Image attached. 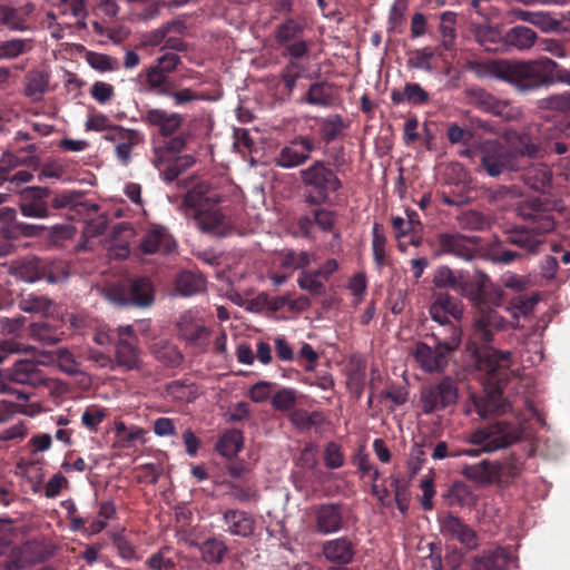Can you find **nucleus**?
Wrapping results in <instances>:
<instances>
[{"instance_id": "412c9836", "label": "nucleus", "mask_w": 570, "mask_h": 570, "mask_svg": "<svg viewBox=\"0 0 570 570\" xmlns=\"http://www.w3.org/2000/svg\"><path fill=\"white\" fill-rule=\"evenodd\" d=\"M357 543L347 535L327 540L322 546V552L326 560L340 566L351 564L356 556Z\"/></svg>"}, {"instance_id": "1a4fd4ad", "label": "nucleus", "mask_w": 570, "mask_h": 570, "mask_svg": "<svg viewBox=\"0 0 570 570\" xmlns=\"http://www.w3.org/2000/svg\"><path fill=\"white\" fill-rule=\"evenodd\" d=\"M305 28L306 21L302 17L287 18L276 27L275 40L283 56L301 59L308 53L309 45L302 38Z\"/></svg>"}, {"instance_id": "2eb2a0df", "label": "nucleus", "mask_w": 570, "mask_h": 570, "mask_svg": "<svg viewBox=\"0 0 570 570\" xmlns=\"http://www.w3.org/2000/svg\"><path fill=\"white\" fill-rule=\"evenodd\" d=\"M478 238L461 233H440L436 236L440 254L453 255L464 261L475 257Z\"/></svg>"}, {"instance_id": "423d86ee", "label": "nucleus", "mask_w": 570, "mask_h": 570, "mask_svg": "<svg viewBox=\"0 0 570 570\" xmlns=\"http://www.w3.org/2000/svg\"><path fill=\"white\" fill-rule=\"evenodd\" d=\"M523 430L515 423L497 421L473 431L469 442L479 449H468L451 453V456L469 455L478 456L480 453H491L508 448L521 440Z\"/></svg>"}, {"instance_id": "37998d69", "label": "nucleus", "mask_w": 570, "mask_h": 570, "mask_svg": "<svg viewBox=\"0 0 570 570\" xmlns=\"http://www.w3.org/2000/svg\"><path fill=\"white\" fill-rule=\"evenodd\" d=\"M347 127V124L344 121L343 117L338 114L327 116L322 119L320 126V135L321 138L330 144L335 140L343 130Z\"/></svg>"}, {"instance_id": "4468645a", "label": "nucleus", "mask_w": 570, "mask_h": 570, "mask_svg": "<svg viewBox=\"0 0 570 570\" xmlns=\"http://www.w3.org/2000/svg\"><path fill=\"white\" fill-rule=\"evenodd\" d=\"M104 139L115 145L116 158L121 165L127 166L131 161V154L135 147L145 142V135L134 128L117 126L112 128Z\"/></svg>"}, {"instance_id": "680f3d73", "label": "nucleus", "mask_w": 570, "mask_h": 570, "mask_svg": "<svg viewBox=\"0 0 570 570\" xmlns=\"http://www.w3.org/2000/svg\"><path fill=\"white\" fill-rule=\"evenodd\" d=\"M460 224L470 230H483L489 226L487 217L476 210H468L461 214Z\"/></svg>"}, {"instance_id": "6e6d98bb", "label": "nucleus", "mask_w": 570, "mask_h": 570, "mask_svg": "<svg viewBox=\"0 0 570 570\" xmlns=\"http://www.w3.org/2000/svg\"><path fill=\"white\" fill-rule=\"evenodd\" d=\"M448 500L451 505H470L475 501L470 487L463 482H455L449 490Z\"/></svg>"}, {"instance_id": "0eeeda50", "label": "nucleus", "mask_w": 570, "mask_h": 570, "mask_svg": "<svg viewBox=\"0 0 570 570\" xmlns=\"http://www.w3.org/2000/svg\"><path fill=\"white\" fill-rule=\"evenodd\" d=\"M108 296L119 305L148 307L154 303L155 291L149 277H128L111 286Z\"/></svg>"}, {"instance_id": "ddd939ff", "label": "nucleus", "mask_w": 570, "mask_h": 570, "mask_svg": "<svg viewBox=\"0 0 570 570\" xmlns=\"http://www.w3.org/2000/svg\"><path fill=\"white\" fill-rule=\"evenodd\" d=\"M313 520L315 531L320 534L340 532L346 524L344 507L335 502L318 504L313 509Z\"/></svg>"}, {"instance_id": "e433bc0d", "label": "nucleus", "mask_w": 570, "mask_h": 570, "mask_svg": "<svg viewBox=\"0 0 570 570\" xmlns=\"http://www.w3.org/2000/svg\"><path fill=\"white\" fill-rule=\"evenodd\" d=\"M244 436L242 431L236 429L226 430L216 443L217 452L227 459L235 458L243 449Z\"/></svg>"}, {"instance_id": "9b49d317", "label": "nucleus", "mask_w": 570, "mask_h": 570, "mask_svg": "<svg viewBox=\"0 0 570 570\" xmlns=\"http://www.w3.org/2000/svg\"><path fill=\"white\" fill-rule=\"evenodd\" d=\"M553 209L552 202L531 197L521 200L517 207V214L524 220L532 222V226L538 233H549L553 230L556 223L551 214Z\"/></svg>"}, {"instance_id": "9d476101", "label": "nucleus", "mask_w": 570, "mask_h": 570, "mask_svg": "<svg viewBox=\"0 0 570 570\" xmlns=\"http://www.w3.org/2000/svg\"><path fill=\"white\" fill-rule=\"evenodd\" d=\"M481 153V168L490 177H499L520 168L515 153L497 140L484 142Z\"/></svg>"}, {"instance_id": "7ed1b4c3", "label": "nucleus", "mask_w": 570, "mask_h": 570, "mask_svg": "<svg viewBox=\"0 0 570 570\" xmlns=\"http://www.w3.org/2000/svg\"><path fill=\"white\" fill-rule=\"evenodd\" d=\"M140 121L159 137L167 139L160 145L153 147L151 163L160 168L167 160V154H179L186 146L190 137L189 132H180L184 125V116L176 111H170L161 107L145 106L139 110Z\"/></svg>"}, {"instance_id": "de8ad7c7", "label": "nucleus", "mask_w": 570, "mask_h": 570, "mask_svg": "<svg viewBox=\"0 0 570 570\" xmlns=\"http://www.w3.org/2000/svg\"><path fill=\"white\" fill-rule=\"evenodd\" d=\"M365 364L358 362L346 373V386L356 400H360L365 386Z\"/></svg>"}, {"instance_id": "c85d7f7f", "label": "nucleus", "mask_w": 570, "mask_h": 570, "mask_svg": "<svg viewBox=\"0 0 570 570\" xmlns=\"http://www.w3.org/2000/svg\"><path fill=\"white\" fill-rule=\"evenodd\" d=\"M429 100V92L416 82H406L403 90L393 89L391 91V101L393 105L407 102L413 106H423L426 105Z\"/></svg>"}, {"instance_id": "473e14b6", "label": "nucleus", "mask_w": 570, "mask_h": 570, "mask_svg": "<svg viewBox=\"0 0 570 570\" xmlns=\"http://www.w3.org/2000/svg\"><path fill=\"white\" fill-rule=\"evenodd\" d=\"M334 99L333 86L327 81H316L309 86L301 101L312 106L331 107Z\"/></svg>"}, {"instance_id": "4d7b16f0", "label": "nucleus", "mask_w": 570, "mask_h": 570, "mask_svg": "<svg viewBox=\"0 0 570 570\" xmlns=\"http://www.w3.org/2000/svg\"><path fill=\"white\" fill-rule=\"evenodd\" d=\"M297 403V392L294 389L283 387L278 390L271 400L276 411H292Z\"/></svg>"}, {"instance_id": "338daca9", "label": "nucleus", "mask_w": 570, "mask_h": 570, "mask_svg": "<svg viewBox=\"0 0 570 570\" xmlns=\"http://www.w3.org/2000/svg\"><path fill=\"white\" fill-rule=\"evenodd\" d=\"M230 495L234 500L239 503H247L250 501H257L259 495L257 489L254 485H244L240 483H230Z\"/></svg>"}, {"instance_id": "393cba45", "label": "nucleus", "mask_w": 570, "mask_h": 570, "mask_svg": "<svg viewBox=\"0 0 570 570\" xmlns=\"http://www.w3.org/2000/svg\"><path fill=\"white\" fill-rule=\"evenodd\" d=\"M429 313L434 322H445L450 317L459 321L462 316V306L458 298L448 293H435Z\"/></svg>"}, {"instance_id": "f704fd0d", "label": "nucleus", "mask_w": 570, "mask_h": 570, "mask_svg": "<svg viewBox=\"0 0 570 570\" xmlns=\"http://www.w3.org/2000/svg\"><path fill=\"white\" fill-rule=\"evenodd\" d=\"M538 36L534 30L525 26H514L510 28L503 36L507 46L514 47L519 50L530 49L537 43Z\"/></svg>"}, {"instance_id": "5701e85b", "label": "nucleus", "mask_w": 570, "mask_h": 570, "mask_svg": "<svg viewBox=\"0 0 570 570\" xmlns=\"http://www.w3.org/2000/svg\"><path fill=\"white\" fill-rule=\"evenodd\" d=\"M533 227H515L508 230L505 243L517 246L522 250V255H535L541 250L543 240Z\"/></svg>"}, {"instance_id": "c9c22d12", "label": "nucleus", "mask_w": 570, "mask_h": 570, "mask_svg": "<svg viewBox=\"0 0 570 570\" xmlns=\"http://www.w3.org/2000/svg\"><path fill=\"white\" fill-rule=\"evenodd\" d=\"M145 76V82L148 91L156 96L167 97L175 87L168 73L151 66L146 69Z\"/></svg>"}, {"instance_id": "39448f33", "label": "nucleus", "mask_w": 570, "mask_h": 570, "mask_svg": "<svg viewBox=\"0 0 570 570\" xmlns=\"http://www.w3.org/2000/svg\"><path fill=\"white\" fill-rule=\"evenodd\" d=\"M304 203L308 206H323L331 196L338 193L343 183L336 173L323 160H315L299 170Z\"/></svg>"}, {"instance_id": "69168bd1", "label": "nucleus", "mask_w": 570, "mask_h": 570, "mask_svg": "<svg viewBox=\"0 0 570 570\" xmlns=\"http://www.w3.org/2000/svg\"><path fill=\"white\" fill-rule=\"evenodd\" d=\"M345 456L336 442H328L324 450V463L328 469L335 470L344 465Z\"/></svg>"}, {"instance_id": "a211bd4d", "label": "nucleus", "mask_w": 570, "mask_h": 570, "mask_svg": "<svg viewBox=\"0 0 570 570\" xmlns=\"http://www.w3.org/2000/svg\"><path fill=\"white\" fill-rule=\"evenodd\" d=\"M6 377L13 383L37 387L46 382L45 373L32 360L20 358L6 371Z\"/></svg>"}, {"instance_id": "6ab92c4d", "label": "nucleus", "mask_w": 570, "mask_h": 570, "mask_svg": "<svg viewBox=\"0 0 570 570\" xmlns=\"http://www.w3.org/2000/svg\"><path fill=\"white\" fill-rule=\"evenodd\" d=\"M440 529L443 535L458 540L465 548L472 550L479 546L476 532L459 517L448 513L440 519Z\"/></svg>"}, {"instance_id": "6e6552de", "label": "nucleus", "mask_w": 570, "mask_h": 570, "mask_svg": "<svg viewBox=\"0 0 570 570\" xmlns=\"http://www.w3.org/2000/svg\"><path fill=\"white\" fill-rule=\"evenodd\" d=\"M458 399V384L450 376H445L439 382L423 385L420 391L421 409L426 415L454 405Z\"/></svg>"}, {"instance_id": "864d4df0", "label": "nucleus", "mask_w": 570, "mask_h": 570, "mask_svg": "<svg viewBox=\"0 0 570 570\" xmlns=\"http://www.w3.org/2000/svg\"><path fill=\"white\" fill-rule=\"evenodd\" d=\"M512 153H515L517 160L520 156L535 157L539 153V147L534 144L531 137L527 134H514V140L509 147Z\"/></svg>"}, {"instance_id": "aec40b11", "label": "nucleus", "mask_w": 570, "mask_h": 570, "mask_svg": "<svg viewBox=\"0 0 570 570\" xmlns=\"http://www.w3.org/2000/svg\"><path fill=\"white\" fill-rule=\"evenodd\" d=\"M450 354L449 351H443V348L435 343L432 347L424 342H419L414 350L415 360L421 368L428 373L444 371L448 366Z\"/></svg>"}, {"instance_id": "2f4dec72", "label": "nucleus", "mask_w": 570, "mask_h": 570, "mask_svg": "<svg viewBox=\"0 0 570 570\" xmlns=\"http://www.w3.org/2000/svg\"><path fill=\"white\" fill-rule=\"evenodd\" d=\"M116 366L122 367L126 371H131L139 367L140 352L137 343L131 341H117L115 351Z\"/></svg>"}, {"instance_id": "13d9d810", "label": "nucleus", "mask_w": 570, "mask_h": 570, "mask_svg": "<svg viewBox=\"0 0 570 570\" xmlns=\"http://www.w3.org/2000/svg\"><path fill=\"white\" fill-rule=\"evenodd\" d=\"M315 271H303L297 278V284L303 291L320 296L325 293V285Z\"/></svg>"}, {"instance_id": "58836bf2", "label": "nucleus", "mask_w": 570, "mask_h": 570, "mask_svg": "<svg viewBox=\"0 0 570 570\" xmlns=\"http://www.w3.org/2000/svg\"><path fill=\"white\" fill-rule=\"evenodd\" d=\"M55 303L45 295L35 293L27 294L19 301V308L26 313L49 315L52 313Z\"/></svg>"}, {"instance_id": "20e7f679", "label": "nucleus", "mask_w": 570, "mask_h": 570, "mask_svg": "<svg viewBox=\"0 0 570 570\" xmlns=\"http://www.w3.org/2000/svg\"><path fill=\"white\" fill-rule=\"evenodd\" d=\"M222 202L223 196L217 189L198 181L185 194L183 207L186 217L191 218L200 230L219 234L226 227Z\"/></svg>"}, {"instance_id": "09e8293b", "label": "nucleus", "mask_w": 570, "mask_h": 570, "mask_svg": "<svg viewBox=\"0 0 570 570\" xmlns=\"http://www.w3.org/2000/svg\"><path fill=\"white\" fill-rule=\"evenodd\" d=\"M176 286L183 296H191L204 288L205 281L193 272H183L177 278Z\"/></svg>"}, {"instance_id": "79ce46f5", "label": "nucleus", "mask_w": 570, "mask_h": 570, "mask_svg": "<svg viewBox=\"0 0 570 570\" xmlns=\"http://www.w3.org/2000/svg\"><path fill=\"white\" fill-rule=\"evenodd\" d=\"M202 559L206 563H220L227 552V546L215 537L207 539L198 546Z\"/></svg>"}, {"instance_id": "ea45409f", "label": "nucleus", "mask_w": 570, "mask_h": 570, "mask_svg": "<svg viewBox=\"0 0 570 570\" xmlns=\"http://www.w3.org/2000/svg\"><path fill=\"white\" fill-rule=\"evenodd\" d=\"M465 275L463 273L455 274L449 266H439L433 276V284L436 288L461 291Z\"/></svg>"}, {"instance_id": "bf43d9fd", "label": "nucleus", "mask_w": 570, "mask_h": 570, "mask_svg": "<svg viewBox=\"0 0 570 570\" xmlns=\"http://www.w3.org/2000/svg\"><path fill=\"white\" fill-rule=\"evenodd\" d=\"M488 255L492 262L498 264H511L522 257L519 252L505 249L501 243H493L488 248Z\"/></svg>"}, {"instance_id": "cd10ccee", "label": "nucleus", "mask_w": 570, "mask_h": 570, "mask_svg": "<svg viewBox=\"0 0 570 570\" xmlns=\"http://www.w3.org/2000/svg\"><path fill=\"white\" fill-rule=\"evenodd\" d=\"M511 560L512 557L505 548H490L475 558V570H504Z\"/></svg>"}, {"instance_id": "7c9ffc66", "label": "nucleus", "mask_w": 570, "mask_h": 570, "mask_svg": "<svg viewBox=\"0 0 570 570\" xmlns=\"http://www.w3.org/2000/svg\"><path fill=\"white\" fill-rule=\"evenodd\" d=\"M179 335L189 342H197L208 334V330L202 318L196 317L191 312L184 313L178 323Z\"/></svg>"}, {"instance_id": "f03ea898", "label": "nucleus", "mask_w": 570, "mask_h": 570, "mask_svg": "<svg viewBox=\"0 0 570 570\" xmlns=\"http://www.w3.org/2000/svg\"><path fill=\"white\" fill-rule=\"evenodd\" d=\"M484 69L488 75L509 82L522 91L554 83L570 86V71L548 57L521 61L491 60L484 65Z\"/></svg>"}, {"instance_id": "3c124183", "label": "nucleus", "mask_w": 570, "mask_h": 570, "mask_svg": "<svg viewBox=\"0 0 570 570\" xmlns=\"http://www.w3.org/2000/svg\"><path fill=\"white\" fill-rule=\"evenodd\" d=\"M323 416L318 411L308 413L303 409L292 410L288 414L289 422L297 429L309 430L322 421Z\"/></svg>"}, {"instance_id": "0e129e2a", "label": "nucleus", "mask_w": 570, "mask_h": 570, "mask_svg": "<svg viewBox=\"0 0 570 570\" xmlns=\"http://www.w3.org/2000/svg\"><path fill=\"white\" fill-rule=\"evenodd\" d=\"M311 263L309 254L307 252L296 253L287 250L283 254L281 265L284 268L303 269Z\"/></svg>"}, {"instance_id": "c03bdc74", "label": "nucleus", "mask_w": 570, "mask_h": 570, "mask_svg": "<svg viewBox=\"0 0 570 570\" xmlns=\"http://www.w3.org/2000/svg\"><path fill=\"white\" fill-rule=\"evenodd\" d=\"M386 236L383 232V226L379 223L373 225L372 230V252H373V261L377 268H382L387 264V255H386Z\"/></svg>"}, {"instance_id": "052dcab7", "label": "nucleus", "mask_w": 570, "mask_h": 570, "mask_svg": "<svg viewBox=\"0 0 570 570\" xmlns=\"http://www.w3.org/2000/svg\"><path fill=\"white\" fill-rule=\"evenodd\" d=\"M87 62L89 66L98 71H114L118 69V61L116 58L98 52H88Z\"/></svg>"}, {"instance_id": "dca6fc26", "label": "nucleus", "mask_w": 570, "mask_h": 570, "mask_svg": "<svg viewBox=\"0 0 570 570\" xmlns=\"http://www.w3.org/2000/svg\"><path fill=\"white\" fill-rule=\"evenodd\" d=\"M51 190L47 187H30L20 195L19 209L24 217L47 218L50 215L49 197Z\"/></svg>"}, {"instance_id": "e2e57ef3", "label": "nucleus", "mask_w": 570, "mask_h": 570, "mask_svg": "<svg viewBox=\"0 0 570 570\" xmlns=\"http://www.w3.org/2000/svg\"><path fill=\"white\" fill-rule=\"evenodd\" d=\"M56 361L59 368L69 375H75L80 372L79 363L77 362L75 355L67 348H58L55 352Z\"/></svg>"}, {"instance_id": "b1692460", "label": "nucleus", "mask_w": 570, "mask_h": 570, "mask_svg": "<svg viewBox=\"0 0 570 570\" xmlns=\"http://www.w3.org/2000/svg\"><path fill=\"white\" fill-rule=\"evenodd\" d=\"M223 522L226 532L242 538L253 535L256 525L253 514L239 509H227L223 513Z\"/></svg>"}, {"instance_id": "49530a36", "label": "nucleus", "mask_w": 570, "mask_h": 570, "mask_svg": "<svg viewBox=\"0 0 570 570\" xmlns=\"http://www.w3.org/2000/svg\"><path fill=\"white\" fill-rule=\"evenodd\" d=\"M0 222L3 224L0 229L3 237L7 239H18L21 237L20 222L17 220L16 209L10 207H1Z\"/></svg>"}, {"instance_id": "f8f14e48", "label": "nucleus", "mask_w": 570, "mask_h": 570, "mask_svg": "<svg viewBox=\"0 0 570 570\" xmlns=\"http://www.w3.org/2000/svg\"><path fill=\"white\" fill-rule=\"evenodd\" d=\"M315 149L314 138L307 135H298L279 149L274 161L281 168H295L305 164Z\"/></svg>"}, {"instance_id": "5fc2aeb1", "label": "nucleus", "mask_w": 570, "mask_h": 570, "mask_svg": "<svg viewBox=\"0 0 570 570\" xmlns=\"http://www.w3.org/2000/svg\"><path fill=\"white\" fill-rule=\"evenodd\" d=\"M8 27L11 30H26V20L20 10L8 6H0V29Z\"/></svg>"}, {"instance_id": "774afa93", "label": "nucleus", "mask_w": 570, "mask_h": 570, "mask_svg": "<svg viewBox=\"0 0 570 570\" xmlns=\"http://www.w3.org/2000/svg\"><path fill=\"white\" fill-rule=\"evenodd\" d=\"M537 46L539 50L547 51L557 58H566L568 56L566 42L559 39L538 38Z\"/></svg>"}, {"instance_id": "bb28decb", "label": "nucleus", "mask_w": 570, "mask_h": 570, "mask_svg": "<svg viewBox=\"0 0 570 570\" xmlns=\"http://www.w3.org/2000/svg\"><path fill=\"white\" fill-rule=\"evenodd\" d=\"M439 326L433 328L431 338L438 344L443 351L454 352L461 343L462 331L451 320L445 322H436Z\"/></svg>"}, {"instance_id": "4be33fe9", "label": "nucleus", "mask_w": 570, "mask_h": 570, "mask_svg": "<svg viewBox=\"0 0 570 570\" xmlns=\"http://www.w3.org/2000/svg\"><path fill=\"white\" fill-rule=\"evenodd\" d=\"M17 275L24 282L33 283L45 279L48 283H56L57 276L52 272V265L38 257H31L22 261L16 267Z\"/></svg>"}, {"instance_id": "a19ab883", "label": "nucleus", "mask_w": 570, "mask_h": 570, "mask_svg": "<svg viewBox=\"0 0 570 570\" xmlns=\"http://www.w3.org/2000/svg\"><path fill=\"white\" fill-rule=\"evenodd\" d=\"M298 59L291 58L279 73V83L282 85L281 96L289 98L301 78V65Z\"/></svg>"}, {"instance_id": "f3484780", "label": "nucleus", "mask_w": 570, "mask_h": 570, "mask_svg": "<svg viewBox=\"0 0 570 570\" xmlns=\"http://www.w3.org/2000/svg\"><path fill=\"white\" fill-rule=\"evenodd\" d=\"M177 244L168 228L161 225H151L140 238L139 249L142 254L167 255L175 250Z\"/></svg>"}, {"instance_id": "f257e3e1", "label": "nucleus", "mask_w": 570, "mask_h": 570, "mask_svg": "<svg viewBox=\"0 0 570 570\" xmlns=\"http://www.w3.org/2000/svg\"><path fill=\"white\" fill-rule=\"evenodd\" d=\"M460 294L468 297L479 309L474 318L471 342L480 343L473 352L479 371L485 375V389L482 394L472 393L465 403L466 413H475L480 419L505 412L507 402L502 397L503 387L510 381L512 354L489 346L494 332L502 331L507 321L492 307L501 305L503 292L485 274L466 277Z\"/></svg>"}, {"instance_id": "72a5a7b5", "label": "nucleus", "mask_w": 570, "mask_h": 570, "mask_svg": "<svg viewBox=\"0 0 570 570\" xmlns=\"http://www.w3.org/2000/svg\"><path fill=\"white\" fill-rule=\"evenodd\" d=\"M30 334L45 345H53L62 340L65 333L60 322L42 321L31 324Z\"/></svg>"}, {"instance_id": "a18cd8bd", "label": "nucleus", "mask_w": 570, "mask_h": 570, "mask_svg": "<svg viewBox=\"0 0 570 570\" xmlns=\"http://www.w3.org/2000/svg\"><path fill=\"white\" fill-rule=\"evenodd\" d=\"M48 88V77L42 71H31L27 75L24 94L32 100H39Z\"/></svg>"}, {"instance_id": "a878e982", "label": "nucleus", "mask_w": 570, "mask_h": 570, "mask_svg": "<svg viewBox=\"0 0 570 570\" xmlns=\"http://www.w3.org/2000/svg\"><path fill=\"white\" fill-rule=\"evenodd\" d=\"M498 471V461L490 460H482L474 464H464L461 468V474L480 487L497 483Z\"/></svg>"}, {"instance_id": "603ef678", "label": "nucleus", "mask_w": 570, "mask_h": 570, "mask_svg": "<svg viewBox=\"0 0 570 570\" xmlns=\"http://www.w3.org/2000/svg\"><path fill=\"white\" fill-rule=\"evenodd\" d=\"M456 14L451 11H445L441 14L440 32L442 36V46L449 50L454 43L456 37L455 32Z\"/></svg>"}, {"instance_id": "c756f323", "label": "nucleus", "mask_w": 570, "mask_h": 570, "mask_svg": "<svg viewBox=\"0 0 570 570\" xmlns=\"http://www.w3.org/2000/svg\"><path fill=\"white\" fill-rule=\"evenodd\" d=\"M523 181L531 189L539 193H547L552 186V171L542 164L527 168L522 175Z\"/></svg>"}, {"instance_id": "8fccbe9b", "label": "nucleus", "mask_w": 570, "mask_h": 570, "mask_svg": "<svg viewBox=\"0 0 570 570\" xmlns=\"http://www.w3.org/2000/svg\"><path fill=\"white\" fill-rule=\"evenodd\" d=\"M522 465V462L515 458H511L503 463L498 462L499 471L495 479L497 484L500 487L509 485L515 478L520 475Z\"/></svg>"}, {"instance_id": "4c0bfd02", "label": "nucleus", "mask_w": 570, "mask_h": 570, "mask_svg": "<svg viewBox=\"0 0 570 570\" xmlns=\"http://www.w3.org/2000/svg\"><path fill=\"white\" fill-rule=\"evenodd\" d=\"M151 351L156 360L167 367L179 366L184 358L175 344L164 340L156 342Z\"/></svg>"}]
</instances>
